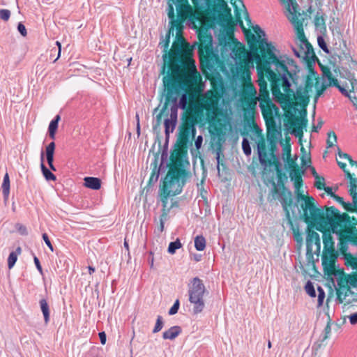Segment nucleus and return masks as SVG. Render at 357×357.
<instances>
[{
	"label": "nucleus",
	"instance_id": "f257e3e1",
	"mask_svg": "<svg viewBox=\"0 0 357 357\" xmlns=\"http://www.w3.org/2000/svg\"><path fill=\"white\" fill-rule=\"evenodd\" d=\"M169 29L160 45L163 48V77L165 102L154 110L157 124L169 122L168 105L176 103L181 84L189 96L199 94L204 89L201 75L196 69L192 50L183 36V23L188 20L202 22L204 10L202 5L191 6L189 0H167Z\"/></svg>",
	"mask_w": 357,
	"mask_h": 357
},
{
	"label": "nucleus",
	"instance_id": "f03ea898",
	"mask_svg": "<svg viewBox=\"0 0 357 357\" xmlns=\"http://www.w3.org/2000/svg\"><path fill=\"white\" fill-rule=\"evenodd\" d=\"M199 53L201 70L206 79L211 82V89L204 94L189 96V102L185 112L179 132L195 137L197 123H208L217 135L226 129L227 116L219 105L223 84L219 73L209 58L212 37L206 31H198Z\"/></svg>",
	"mask_w": 357,
	"mask_h": 357
},
{
	"label": "nucleus",
	"instance_id": "7ed1b4c3",
	"mask_svg": "<svg viewBox=\"0 0 357 357\" xmlns=\"http://www.w3.org/2000/svg\"><path fill=\"white\" fill-rule=\"evenodd\" d=\"M241 27L250 45V54L257 63V83L259 86L258 100L259 102L271 100L267 84V80H268L275 100L281 105L282 109L291 108L293 103V94L295 92L290 88L289 79L285 76L275 73L271 67V64L274 63L278 70L287 73L291 77L287 66L277 58L270 44L264 39L257 40L255 33L246 29L242 23H241Z\"/></svg>",
	"mask_w": 357,
	"mask_h": 357
},
{
	"label": "nucleus",
	"instance_id": "20e7f679",
	"mask_svg": "<svg viewBox=\"0 0 357 357\" xmlns=\"http://www.w3.org/2000/svg\"><path fill=\"white\" fill-rule=\"evenodd\" d=\"M233 51L239 59L237 72L243 79V91L247 95L243 100L245 123L252 126L256 131V143L261 163L269 166L273 164L278 165L274 155L276 149V139L273 136L271 137L268 136L267 138H265L261 130L257 127L255 121L258 98L256 89L251 82L250 70L251 61L248 57V50L243 45L236 43Z\"/></svg>",
	"mask_w": 357,
	"mask_h": 357
},
{
	"label": "nucleus",
	"instance_id": "39448f33",
	"mask_svg": "<svg viewBox=\"0 0 357 357\" xmlns=\"http://www.w3.org/2000/svg\"><path fill=\"white\" fill-rule=\"evenodd\" d=\"M331 213L328 216L329 225L333 233L338 235V248L344 256L345 264L351 267L355 271L351 274L341 275L337 281V298L340 303H349L354 298L351 287H357V257L347 253V243L356 245L355 229L357 219L346 213L342 214L334 206H331Z\"/></svg>",
	"mask_w": 357,
	"mask_h": 357
},
{
	"label": "nucleus",
	"instance_id": "423d86ee",
	"mask_svg": "<svg viewBox=\"0 0 357 357\" xmlns=\"http://www.w3.org/2000/svg\"><path fill=\"white\" fill-rule=\"evenodd\" d=\"M194 138L193 136L178 133L175 148L170 155L167 173L160 186V199L163 204V213L158 228L161 232L164 229V221L167 215L166 207L168 198L180 194L189 177L187 170L189 165L188 147Z\"/></svg>",
	"mask_w": 357,
	"mask_h": 357
},
{
	"label": "nucleus",
	"instance_id": "0eeeda50",
	"mask_svg": "<svg viewBox=\"0 0 357 357\" xmlns=\"http://www.w3.org/2000/svg\"><path fill=\"white\" fill-rule=\"evenodd\" d=\"M326 70H329L331 73H333L328 67L322 68L323 75L328 79V84L321 82L314 70L310 68L308 74L305 78L304 86H299L293 94L292 106L291 108L285 107V109H283L284 110L285 116L287 119V122L290 125V127L293 128L295 136L298 138L301 144H302V138L303 137V128L307 126V119L306 118L305 110L303 116L301 115L298 116L294 114L296 107L298 105L303 107L307 106L311 96H314V102H316L326 88L328 86H332V85L329 84L331 79L327 75L324 73V71L326 72ZM333 76L336 79L334 75ZM333 86H336L333 85Z\"/></svg>",
	"mask_w": 357,
	"mask_h": 357
},
{
	"label": "nucleus",
	"instance_id": "6e6552de",
	"mask_svg": "<svg viewBox=\"0 0 357 357\" xmlns=\"http://www.w3.org/2000/svg\"><path fill=\"white\" fill-rule=\"evenodd\" d=\"M298 202L300 203L301 217L310 227H316L319 231H322L325 227L323 223L328 224V216L331 213V207L326 208V213L324 214L320 208L316 207L314 199L312 197L301 194L298 197Z\"/></svg>",
	"mask_w": 357,
	"mask_h": 357
},
{
	"label": "nucleus",
	"instance_id": "1a4fd4ad",
	"mask_svg": "<svg viewBox=\"0 0 357 357\" xmlns=\"http://www.w3.org/2000/svg\"><path fill=\"white\" fill-rule=\"evenodd\" d=\"M285 6L289 13L288 19L292 23L296 32V38L300 42V45L306 54L312 48L310 43L307 41L303 29L304 18L302 17L298 5L295 0H280Z\"/></svg>",
	"mask_w": 357,
	"mask_h": 357
},
{
	"label": "nucleus",
	"instance_id": "9d476101",
	"mask_svg": "<svg viewBox=\"0 0 357 357\" xmlns=\"http://www.w3.org/2000/svg\"><path fill=\"white\" fill-rule=\"evenodd\" d=\"M205 286L199 278H194L188 284L189 301L194 305V312H201L204 307V295Z\"/></svg>",
	"mask_w": 357,
	"mask_h": 357
},
{
	"label": "nucleus",
	"instance_id": "9b49d317",
	"mask_svg": "<svg viewBox=\"0 0 357 357\" xmlns=\"http://www.w3.org/2000/svg\"><path fill=\"white\" fill-rule=\"evenodd\" d=\"M272 197L274 199H279L280 200L287 217L290 218L289 211L293 206V198L291 191L288 190L283 184L278 188L274 183Z\"/></svg>",
	"mask_w": 357,
	"mask_h": 357
},
{
	"label": "nucleus",
	"instance_id": "f8f14e48",
	"mask_svg": "<svg viewBox=\"0 0 357 357\" xmlns=\"http://www.w3.org/2000/svg\"><path fill=\"white\" fill-rule=\"evenodd\" d=\"M230 3L234 8L236 16L238 21L239 22V24L241 25V23L243 24L241 20V17H243L248 26V28L245 27V29H249L251 31V29H252L255 33L257 34L259 37H260V33L262 32V31L261 30L259 26H252L251 20L249 17L248 13L247 12L243 1L241 0H230ZM243 25L245 26L244 24Z\"/></svg>",
	"mask_w": 357,
	"mask_h": 357
},
{
	"label": "nucleus",
	"instance_id": "ddd939ff",
	"mask_svg": "<svg viewBox=\"0 0 357 357\" xmlns=\"http://www.w3.org/2000/svg\"><path fill=\"white\" fill-rule=\"evenodd\" d=\"M313 227L307 226V255L313 257L314 254L319 255L321 251V241L319 235L317 232L312 229Z\"/></svg>",
	"mask_w": 357,
	"mask_h": 357
},
{
	"label": "nucleus",
	"instance_id": "4468645a",
	"mask_svg": "<svg viewBox=\"0 0 357 357\" xmlns=\"http://www.w3.org/2000/svg\"><path fill=\"white\" fill-rule=\"evenodd\" d=\"M325 226L322 231L323 233L322 239L324 244L323 254L322 256L332 257L337 256L335 249V242L332 236L331 231L330 230V225L323 223Z\"/></svg>",
	"mask_w": 357,
	"mask_h": 357
},
{
	"label": "nucleus",
	"instance_id": "2eb2a0df",
	"mask_svg": "<svg viewBox=\"0 0 357 357\" xmlns=\"http://www.w3.org/2000/svg\"><path fill=\"white\" fill-rule=\"evenodd\" d=\"M259 107L261 110L262 116L265 120L267 126H274L275 121L274 119L275 113L278 112V108L272 102V100L263 101L259 102Z\"/></svg>",
	"mask_w": 357,
	"mask_h": 357
},
{
	"label": "nucleus",
	"instance_id": "dca6fc26",
	"mask_svg": "<svg viewBox=\"0 0 357 357\" xmlns=\"http://www.w3.org/2000/svg\"><path fill=\"white\" fill-rule=\"evenodd\" d=\"M303 172L300 169H296L292 172H289V177L291 181H294V187L296 188V194L298 197L303 194V191L301 190L303 187V179H302Z\"/></svg>",
	"mask_w": 357,
	"mask_h": 357
},
{
	"label": "nucleus",
	"instance_id": "f3484780",
	"mask_svg": "<svg viewBox=\"0 0 357 357\" xmlns=\"http://www.w3.org/2000/svg\"><path fill=\"white\" fill-rule=\"evenodd\" d=\"M336 258L337 256H332L331 257L322 256V264L326 274L332 275L335 273V261Z\"/></svg>",
	"mask_w": 357,
	"mask_h": 357
},
{
	"label": "nucleus",
	"instance_id": "a211bd4d",
	"mask_svg": "<svg viewBox=\"0 0 357 357\" xmlns=\"http://www.w3.org/2000/svg\"><path fill=\"white\" fill-rule=\"evenodd\" d=\"M347 178L349 180V193L352 197L353 202L357 203V178L351 174L349 170H344Z\"/></svg>",
	"mask_w": 357,
	"mask_h": 357
},
{
	"label": "nucleus",
	"instance_id": "6ab92c4d",
	"mask_svg": "<svg viewBox=\"0 0 357 357\" xmlns=\"http://www.w3.org/2000/svg\"><path fill=\"white\" fill-rule=\"evenodd\" d=\"M221 20L226 22L227 24V35L229 38V39L232 40L234 41V24H233L232 19H231V15L230 13V10L227 9V12L223 14L221 17Z\"/></svg>",
	"mask_w": 357,
	"mask_h": 357
},
{
	"label": "nucleus",
	"instance_id": "aec40b11",
	"mask_svg": "<svg viewBox=\"0 0 357 357\" xmlns=\"http://www.w3.org/2000/svg\"><path fill=\"white\" fill-rule=\"evenodd\" d=\"M332 197L339 204H340L344 210L349 212H356L357 213V203H349V202H345L342 197L337 195H333Z\"/></svg>",
	"mask_w": 357,
	"mask_h": 357
},
{
	"label": "nucleus",
	"instance_id": "412c9836",
	"mask_svg": "<svg viewBox=\"0 0 357 357\" xmlns=\"http://www.w3.org/2000/svg\"><path fill=\"white\" fill-rule=\"evenodd\" d=\"M84 181V185L86 188H91L93 190H98L101 187V181L98 178L85 177Z\"/></svg>",
	"mask_w": 357,
	"mask_h": 357
},
{
	"label": "nucleus",
	"instance_id": "4be33fe9",
	"mask_svg": "<svg viewBox=\"0 0 357 357\" xmlns=\"http://www.w3.org/2000/svg\"><path fill=\"white\" fill-rule=\"evenodd\" d=\"M181 331L180 327L173 326L165 331L162 337L165 340H174L180 334Z\"/></svg>",
	"mask_w": 357,
	"mask_h": 357
},
{
	"label": "nucleus",
	"instance_id": "5701e85b",
	"mask_svg": "<svg viewBox=\"0 0 357 357\" xmlns=\"http://www.w3.org/2000/svg\"><path fill=\"white\" fill-rule=\"evenodd\" d=\"M40 167L43 174L47 181H56V176L44 165V153L42 152L40 157Z\"/></svg>",
	"mask_w": 357,
	"mask_h": 357
},
{
	"label": "nucleus",
	"instance_id": "b1692460",
	"mask_svg": "<svg viewBox=\"0 0 357 357\" xmlns=\"http://www.w3.org/2000/svg\"><path fill=\"white\" fill-rule=\"evenodd\" d=\"M60 119H61L60 116L57 115L55 117V119L50 122V123L49 125V128H48L49 135L51 137V139H54V138H55V135L57 131L58 124H59V121H60Z\"/></svg>",
	"mask_w": 357,
	"mask_h": 357
},
{
	"label": "nucleus",
	"instance_id": "393cba45",
	"mask_svg": "<svg viewBox=\"0 0 357 357\" xmlns=\"http://www.w3.org/2000/svg\"><path fill=\"white\" fill-rule=\"evenodd\" d=\"M1 189L4 199L7 200L10 194V178L8 173L4 175Z\"/></svg>",
	"mask_w": 357,
	"mask_h": 357
},
{
	"label": "nucleus",
	"instance_id": "a878e982",
	"mask_svg": "<svg viewBox=\"0 0 357 357\" xmlns=\"http://www.w3.org/2000/svg\"><path fill=\"white\" fill-rule=\"evenodd\" d=\"M40 305L41 311L44 316V321L45 324H47L50 321V310L47 302L45 299H42L40 301Z\"/></svg>",
	"mask_w": 357,
	"mask_h": 357
},
{
	"label": "nucleus",
	"instance_id": "bb28decb",
	"mask_svg": "<svg viewBox=\"0 0 357 357\" xmlns=\"http://www.w3.org/2000/svg\"><path fill=\"white\" fill-rule=\"evenodd\" d=\"M20 253L21 248L19 247L16 249L15 252H12L9 255L8 258V266L10 269H11L14 266L15 262L17 261V256L20 255Z\"/></svg>",
	"mask_w": 357,
	"mask_h": 357
},
{
	"label": "nucleus",
	"instance_id": "cd10ccee",
	"mask_svg": "<svg viewBox=\"0 0 357 357\" xmlns=\"http://www.w3.org/2000/svg\"><path fill=\"white\" fill-rule=\"evenodd\" d=\"M291 229L293 231L294 237L298 243L299 248H301L303 243V234L301 232L298 226L291 225Z\"/></svg>",
	"mask_w": 357,
	"mask_h": 357
},
{
	"label": "nucleus",
	"instance_id": "c85d7f7f",
	"mask_svg": "<svg viewBox=\"0 0 357 357\" xmlns=\"http://www.w3.org/2000/svg\"><path fill=\"white\" fill-rule=\"evenodd\" d=\"M195 247L199 251H202L206 248V240L202 236H197L195 238Z\"/></svg>",
	"mask_w": 357,
	"mask_h": 357
},
{
	"label": "nucleus",
	"instance_id": "c756f323",
	"mask_svg": "<svg viewBox=\"0 0 357 357\" xmlns=\"http://www.w3.org/2000/svg\"><path fill=\"white\" fill-rule=\"evenodd\" d=\"M206 170L204 169V168H203V169H202V176L201 181H200L199 183H197V187H198V188L200 190L202 197H203L204 196V194L206 193V191L204 190V188L203 187L204 184V182H205V180H206Z\"/></svg>",
	"mask_w": 357,
	"mask_h": 357
},
{
	"label": "nucleus",
	"instance_id": "7c9ffc66",
	"mask_svg": "<svg viewBox=\"0 0 357 357\" xmlns=\"http://www.w3.org/2000/svg\"><path fill=\"white\" fill-rule=\"evenodd\" d=\"M181 248V243L178 239H177L174 242H172L169 243L168 247L169 253L173 255L175 253L176 250Z\"/></svg>",
	"mask_w": 357,
	"mask_h": 357
},
{
	"label": "nucleus",
	"instance_id": "2f4dec72",
	"mask_svg": "<svg viewBox=\"0 0 357 357\" xmlns=\"http://www.w3.org/2000/svg\"><path fill=\"white\" fill-rule=\"evenodd\" d=\"M337 142V136L333 131H331L328 133L327 145L328 147L333 146Z\"/></svg>",
	"mask_w": 357,
	"mask_h": 357
},
{
	"label": "nucleus",
	"instance_id": "473e14b6",
	"mask_svg": "<svg viewBox=\"0 0 357 357\" xmlns=\"http://www.w3.org/2000/svg\"><path fill=\"white\" fill-rule=\"evenodd\" d=\"M314 186L319 190H323L325 187V180L324 177L316 175Z\"/></svg>",
	"mask_w": 357,
	"mask_h": 357
},
{
	"label": "nucleus",
	"instance_id": "72a5a7b5",
	"mask_svg": "<svg viewBox=\"0 0 357 357\" xmlns=\"http://www.w3.org/2000/svg\"><path fill=\"white\" fill-rule=\"evenodd\" d=\"M338 155H339L340 159H345V160H347V161L349 162L350 165L357 167V161H354V160H352L351 156L349 155L348 154L343 153L341 151H339Z\"/></svg>",
	"mask_w": 357,
	"mask_h": 357
},
{
	"label": "nucleus",
	"instance_id": "f704fd0d",
	"mask_svg": "<svg viewBox=\"0 0 357 357\" xmlns=\"http://www.w3.org/2000/svg\"><path fill=\"white\" fill-rule=\"evenodd\" d=\"M55 150L54 142L49 144L45 149V156H54Z\"/></svg>",
	"mask_w": 357,
	"mask_h": 357
},
{
	"label": "nucleus",
	"instance_id": "c9c22d12",
	"mask_svg": "<svg viewBox=\"0 0 357 357\" xmlns=\"http://www.w3.org/2000/svg\"><path fill=\"white\" fill-rule=\"evenodd\" d=\"M10 17V11L7 9L0 10V19L3 21H8Z\"/></svg>",
	"mask_w": 357,
	"mask_h": 357
},
{
	"label": "nucleus",
	"instance_id": "e433bc0d",
	"mask_svg": "<svg viewBox=\"0 0 357 357\" xmlns=\"http://www.w3.org/2000/svg\"><path fill=\"white\" fill-rule=\"evenodd\" d=\"M162 326H163V322H162V317L160 316H158L157 318L155 326L153 328V332L154 333L159 332L162 329Z\"/></svg>",
	"mask_w": 357,
	"mask_h": 357
},
{
	"label": "nucleus",
	"instance_id": "4c0bfd02",
	"mask_svg": "<svg viewBox=\"0 0 357 357\" xmlns=\"http://www.w3.org/2000/svg\"><path fill=\"white\" fill-rule=\"evenodd\" d=\"M314 24L317 27H325V20L322 16L317 15L314 18Z\"/></svg>",
	"mask_w": 357,
	"mask_h": 357
},
{
	"label": "nucleus",
	"instance_id": "58836bf2",
	"mask_svg": "<svg viewBox=\"0 0 357 357\" xmlns=\"http://www.w3.org/2000/svg\"><path fill=\"white\" fill-rule=\"evenodd\" d=\"M242 146H243V151L244 153L247 155H250L251 153V148L248 142V141L246 139H244L243 141V143H242Z\"/></svg>",
	"mask_w": 357,
	"mask_h": 357
},
{
	"label": "nucleus",
	"instance_id": "ea45409f",
	"mask_svg": "<svg viewBox=\"0 0 357 357\" xmlns=\"http://www.w3.org/2000/svg\"><path fill=\"white\" fill-rule=\"evenodd\" d=\"M288 165H289V172H292L296 168L297 169H300L299 167L296 165V162L294 160H292V159H289V160Z\"/></svg>",
	"mask_w": 357,
	"mask_h": 357
},
{
	"label": "nucleus",
	"instance_id": "a19ab883",
	"mask_svg": "<svg viewBox=\"0 0 357 357\" xmlns=\"http://www.w3.org/2000/svg\"><path fill=\"white\" fill-rule=\"evenodd\" d=\"M331 333V324H330V322H328L324 329V336L323 338V341L327 340L330 337Z\"/></svg>",
	"mask_w": 357,
	"mask_h": 357
},
{
	"label": "nucleus",
	"instance_id": "79ce46f5",
	"mask_svg": "<svg viewBox=\"0 0 357 357\" xmlns=\"http://www.w3.org/2000/svg\"><path fill=\"white\" fill-rule=\"evenodd\" d=\"M179 307V301L178 300H176L174 303V305L170 308L169 314L171 315H173L176 314L178 312Z\"/></svg>",
	"mask_w": 357,
	"mask_h": 357
},
{
	"label": "nucleus",
	"instance_id": "37998d69",
	"mask_svg": "<svg viewBox=\"0 0 357 357\" xmlns=\"http://www.w3.org/2000/svg\"><path fill=\"white\" fill-rule=\"evenodd\" d=\"M47 162L51 170L56 171V168L53 165L54 156H46Z\"/></svg>",
	"mask_w": 357,
	"mask_h": 357
},
{
	"label": "nucleus",
	"instance_id": "c03bdc74",
	"mask_svg": "<svg viewBox=\"0 0 357 357\" xmlns=\"http://www.w3.org/2000/svg\"><path fill=\"white\" fill-rule=\"evenodd\" d=\"M17 29L23 36H26L27 35L26 27L22 23L18 24Z\"/></svg>",
	"mask_w": 357,
	"mask_h": 357
},
{
	"label": "nucleus",
	"instance_id": "a18cd8bd",
	"mask_svg": "<svg viewBox=\"0 0 357 357\" xmlns=\"http://www.w3.org/2000/svg\"><path fill=\"white\" fill-rule=\"evenodd\" d=\"M337 161L338 165L340 166V167L341 169H343L344 172V170H348L347 169V163L345 162V161H347V160H345V159H340L339 158V159H337Z\"/></svg>",
	"mask_w": 357,
	"mask_h": 357
},
{
	"label": "nucleus",
	"instance_id": "49530a36",
	"mask_svg": "<svg viewBox=\"0 0 357 357\" xmlns=\"http://www.w3.org/2000/svg\"><path fill=\"white\" fill-rule=\"evenodd\" d=\"M43 238L44 241L45 242L46 245L49 247L51 251L54 250L53 246L48 238V236L46 234H43Z\"/></svg>",
	"mask_w": 357,
	"mask_h": 357
},
{
	"label": "nucleus",
	"instance_id": "de8ad7c7",
	"mask_svg": "<svg viewBox=\"0 0 357 357\" xmlns=\"http://www.w3.org/2000/svg\"><path fill=\"white\" fill-rule=\"evenodd\" d=\"M319 294L318 296V303L319 305H321L324 299V292L321 288H319Z\"/></svg>",
	"mask_w": 357,
	"mask_h": 357
},
{
	"label": "nucleus",
	"instance_id": "09e8293b",
	"mask_svg": "<svg viewBox=\"0 0 357 357\" xmlns=\"http://www.w3.org/2000/svg\"><path fill=\"white\" fill-rule=\"evenodd\" d=\"M34 263L38 271L40 273V274H43L42 266L40 264L39 259L36 257H34Z\"/></svg>",
	"mask_w": 357,
	"mask_h": 357
},
{
	"label": "nucleus",
	"instance_id": "8fccbe9b",
	"mask_svg": "<svg viewBox=\"0 0 357 357\" xmlns=\"http://www.w3.org/2000/svg\"><path fill=\"white\" fill-rule=\"evenodd\" d=\"M17 229H18L19 232L22 235H26L28 234L26 227H24L23 225H19Z\"/></svg>",
	"mask_w": 357,
	"mask_h": 357
},
{
	"label": "nucleus",
	"instance_id": "3c124183",
	"mask_svg": "<svg viewBox=\"0 0 357 357\" xmlns=\"http://www.w3.org/2000/svg\"><path fill=\"white\" fill-rule=\"evenodd\" d=\"M190 258H191L192 260L197 262V261H199L201 260L202 255H198V254H192L190 255Z\"/></svg>",
	"mask_w": 357,
	"mask_h": 357
},
{
	"label": "nucleus",
	"instance_id": "603ef678",
	"mask_svg": "<svg viewBox=\"0 0 357 357\" xmlns=\"http://www.w3.org/2000/svg\"><path fill=\"white\" fill-rule=\"evenodd\" d=\"M99 337L100 340V342L102 344H105L106 343V335L104 332H101L99 333Z\"/></svg>",
	"mask_w": 357,
	"mask_h": 357
},
{
	"label": "nucleus",
	"instance_id": "864d4df0",
	"mask_svg": "<svg viewBox=\"0 0 357 357\" xmlns=\"http://www.w3.org/2000/svg\"><path fill=\"white\" fill-rule=\"evenodd\" d=\"M349 320L351 324H356L357 323V314L350 315Z\"/></svg>",
	"mask_w": 357,
	"mask_h": 357
},
{
	"label": "nucleus",
	"instance_id": "5fc2aeb1",
	"mask_svg": "<svg viewBox=\"0 0 357 357\" xmlns=\"http://www.w3.org/2000/svg\"><path fill=\"white\" fill-rule=\"evenodd\" d=\"M307 291L308 293V294L312 296V297H314L315 296V291L314 289V288L312 287H307Z\"/></svg>",
	"mask_w": 357,
	"mask_h": 357
},
{
	"label": "nucleus",
	"instance_id": "6e6d98bb",
	"mask_svg": "<svg viewBox=\"0 0 357 357\" xmlns=\"http://www.w3.org/2000/svg\"><path fill=\"white\" fill-rule=\"evenodd\" d=\"M307 160L308 162H310V158L309 156V153H305V155L302 156V162L304 165L307 164Z\"/></svg>",
	"mask_w": 357,
	"mask_h": 357
},
{
	"label": "nucleus",
	"instance_id": "4d7b16f0",
	"mask_svg": "<svg viewBox=\"0 0 357 357\" xmlns=\"http://www.w3.org/2000/svg\"><path fill=\"white\" fill-rule=\"evenodd\" d=\"M323 190H324L327 192L328 195H331V197H332L333 195H335L332 192V188L330 187H324V188Z\"/></svg>",
	"mask_w": 357,
	"mask_h": 357
},
{
	"label": "nucleus",
	"instance_id": "13d9d810",
	"mask_svg": "<svg viewBox=\"0 0 357 357\" xmlns=\"http://www.w3.org/2000/svg\"><path fill=\"white\" fill-rule=\"evenodd\" d=\"M158 174L155 172V171H153V172L151 173V175L150 176V181H151L153 179H157L158 178Z\"/></svg>",
	"mask_w": 357,
	"mask_h": 357
},
{
	"label": "nucleus",
	"instance_id": "bf43d9fd",
	"mask_svg": "<svg viewBox=\"0 0 357 357\" xmlns=\"http://www.w3.org/2000/svg\"><path fill=\"white\" fill-rule=\"evenodd\" d=\"M56 45L58 46V47H59L58 56H57V58H56V60H57V59L59 58L60 54H61V45L60 42H59V41H56Z\"/></svg>",
	"mask_w": 357,
	"mask_h": 357
},
{
	"label": "nucleus",
	"instance_id": "052dcab7",
	"mask_svg": "<svg viewBox=\"0 0 357 357\" xmlns=\"http://www.w3.org/2000/svg\"><path fill=\"white\" fill-rule=\"evenodd\" d=\"M202 137L201 136H199L196 141L197 146H198L199 144L202 143Z\"/></svg>",
	"mask_w": 357,
	"mask_h": 357
},
{
	"label": "nucleus",
	"instance_id": "680f3d73",
	"mask_svg": "<svg viewBox=\"0 0 357 357\" xmlns=\"http://www.w3.org/2000/svg\"><path fill=\"white\" fill-rule=\"evenodd\" d=\"M95 271V268L91 267V266H89V274H92L93 273H94Z\"/></svg>",
	"mask_w": 357,
	"mask_h": 357
},
{
	"label": "nucleus",
	"instance_id": "e2e57ef3",
	"mask_svg": "<svg viewBox=\"0 0 357 357\" xmlns=\"http://www.w3.org/2000/svg\"><path fill=\"white\" fill-rule=\"evenodd\" d=\"M356 241V245H357V229L356 228L355 229V240Z\"/></svg>",
	"mask_w": 357,
	"mask_h": 357
},
{
	"label": "nucleus",
	"instance_id": "0e129e2a",
	"mask_svg": "<svg viewBox=\"0 0 357 357\" xmlns=\"http://www.w3.org/2000/svg\"><path fill=\"white\" fill-rule=\"evenodd\" d=\"M137 132H139V116H138V115H137Z\"/></svg>",
	"mask_w": 357,
	"mask_h": 357
},
{
	"label": "nucleus",
	"instance_id": "69168bd1",
	"mask_svg": "<svg viewBox=\"0 0 357 357\" xmlns=\"http://www.w3.org/2000/svg\"><path fill=\"white\" fill-rule=\"evenodd\" d=\"M312 174L314 176V178H316V175H318L317 173L316 172L315 169H312Z\"/></svg>",
	"mask_w": 357,
	"mask_h": 357
},
{
	"label": "nucleus",
	"instance_id": "338daca9",
	"mask_svg": "<svg viewBox=\"0 0 357 357\" xmlns=\"http://www.w3.org/2000/svg\"><path fill=\"white\" fill-rule=\"evenodd\" d=\"M124 246H125L127 249H128V243H127L126 241H125V242H124Z\"/></svg>",
	"mask_w": 357,
	"mask_h": 357
},
{
	"label": "nucleus",
	"instance_id": "774afa93",
	"mask_svg": "<svg viewBox=\"0 0 357 357\" xmlns=\"http://www.w3.org/2000/svg\"><path fill=\"white\" fill-rule=\"evenodd\" d=\"M312 131L317 132V128H316V127H314H314L312 128Z\"/></svg>",
	"mask_w": 357,
	"mask_h": 357
}]
</instances>
